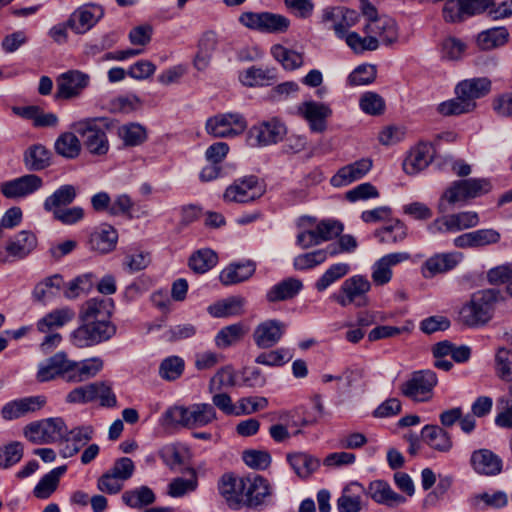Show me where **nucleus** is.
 <instances>
[{"label":"nucleus","mask_w":512,"mask_h":512,"mask_svg":"<svg viewBox=\"0 0 512 512\" xmlns=\"http://www.w3.org/2000/svg\"><path fill=\"white\" fill-rule=\"evenodd\" d=\"M500 299V291L494 288L473 293L470 300L460 308L459 321L472 328L484 326L492 319Z\"/></svg>","instance_id":"1"},{"label":"nucleus","mask_w":512,"mask_h":512,"mask_svg":"<svg viewBox=\"0 0 512 512\" xmlns=\"http://www.w3.org/2000/svg\"><path fill=\"white\" fill-rule=\"evenodd\" d=\"M106 118H84L73 122L70 129L81 139L85 149L94 156L106 155L110 144L105 131Z\"/></svg>","instance_id":"2"},{"label":"nucleus","mask_w":512,"mask_h":512,"mask_svg":"<svg viewBox=\"0 0 512 512\" xmlns=\"http://www.w3.org/2000/svg\"><path fill=\"white\" fill-rule=\"evenodd\" d=\"M490 182L486 179L470 178L457 180L446 188L438 202L439 213H446L450 206L466 202L490 191Z\"/></svg>","instance_id":"3"},{"label":"nucleus","mask_w":512,"mask_h":512,"mask_svg":"<svg viewBox=\"0 0 512 512\" xmlns=\"http://www.w3.org/2000/svg\"><path fill=\"white\" fill-rule=\"evenodd\" d=\"M82 324L72 331L71 343L77 348H87L110 340L117 331L116 325L106 320H81Z\"/></svg>","instance_id":"4"},{"label":"nucleus","mask_w":512,"mask_h":512,"mask_svg":"<svg viewBox=\"0 0 512 512\" xmlns=\"http://www.w3.org/2000/svg\"><path fill=\"white\" fill-rule=\"evenodd\" d=\"M371 289V283L362 275H354L347 278L342 284L337 293H334L331 298L342 307H347L351 304L356 307H365L368 305V292Z\"/></svg>","instance_id":"5"},{"label":"nucleus","mask_w":512,"mask_h":512,"mask_svg":"<svg viewBox=\"0 0 512 512\" xmlns=\"http://www.w3.org/2000/svg\"><path fill=\"white\" fill-rule=\"evenodd\" d=\"M65 435L66 425L60 417L31 422L24 428V436L35 444L54 443Z\"/></svg>","instance_id":"6"},{"label":"nucleus","mask_w":512,"mask_h":512,"mask_svg":"<svg viewBox=\"0 0 512 512\" xmlns=\"http://www.w3.org/2000/svg\"><path fill=\"white\" fill-rule=\"evenodd\" d=\"M239 22L249 29L263 33H283L290 26L288 18L271 12H244L240 15Z\"/></svg>","instance_id":"7"},{"label":"nucleus","mask_w":512,"mask_h":512,"mask_svg":"<svg viewBox=\"0 0 512 512\" xmlns=\"http://www.w3.org/2000/svg\"><path fill=\"white\" fill-rule=\"evenodd\" d=\"M209 135L216 138H233L242 134L247 122L240 113H222L207 120L205 125Z\"/></svg>","instance_id":"8"},{"label":"nucleus","mask_w":512,"mask_h":512,"mask_svg":"<svg viewBox=\"0 0 512 512\" xmlns=\"http://www.w3.org/2000/svg\"><path fill=\"white\" fill-rule=\"evenodd\" d=\"M436 373L432 370H419L401 385L404 396L414 401L424 402L431 398L432 390L437 384Z\"/></svg>","instance_id":"9"},{"label":"nucleus","mask_w":512,"mask_h":512,"mask_svg":"<svg viewBox=\"0 0 512 512\" xmlns=\"http://www.w3.org/2000/svg\"><path fill=\"white\" fill-rule=\"evenodd\" d=\"M287 133L285 124L277 117L252 126L248 132L250 146H268L280 142Z\"/></svg>","instance_id":"10"},{"label":"nucleus","mask_w":512,"mask_h":512,"mask_svg":"<svg viewBox=\"0 0 512 512\" xmlns=\"http://www.w3.org/2000/svg\"><path fill=\"white\" fill-rule=\"evenodd\" d=\"M255 487H257L256 483L251 484L248 475L245 477H236L231 474H225L218 484L219 493L232 509H239L241 506H244L246 489Z\"/></svg>","instance_id":"11"},{"label":"nucleus","mask_w":512,"mask_h":512,"mask_svg":"<svg viewBox=\"0 0 512 512\" xmlns=\"http://www.w3.org/2000/svg\"><path fill=\"white\" fill-rule=\"evenodd\" d=\"M263 192L258 178L250 175L236 179L226 188L223 197L226 202L247 203L259 198Z\"/></svg>","instance_id":"12"},{"label":"nucleus","mask_w":512,"mask_h":512,"mask_svg":"<svg viewBox=\"0 0 512 512\" xmlns=\"http://www.w3.org/2000/svg\"><path fill=\"white\" fill-rule=\"evenodd\" d=\"M104 16V10L96 4H84L71 13L68 27L76 34H84Z\"/></svg>","instance_id":"13"},{"label":"nucleus","mask_w":512,"mask_h":512,"mask_svg":"<svg viewBox=\"0 0 512 512\" xmlns=\"http://www.w3.org/2000/svg\"><path fill=\"white\" fill-rule=\"evenodd\" d=\"M70 370L71 360L65 352L60 351L39 363L36 379L39 382H48L57 377H62L68 382Z\"/></svg>","instance_id":"14"},{"label":"nucleus","mask_w":512,"mask_h":512,"mask_svg":"<svg viewBox=\"0 0 512 512\" xmlns=\"http://www.w3.org/2000/svg\"><path fill=\"white\" fill-rule=\"evenodd\" d=\"M462 260L463 254L458 251L436 253L421 265V274L426 279L445 274L456 268Z\"/></svg>","instance_id":"15"},{"label":"nucleus","mask_w":512,"mask_h":512,"mask_svg":"<svg viewBox=\"0 0 512 512\" xmlns=\"http://www.w3.org/2000/svg\"><path fill=\"white\" fill-rule=\"evenodd\" d=\"M90 82V76L79 70H69L57 78L56 97L71 99L78 97Z\"/></svg>","instance_id":"16"},{"label":"nucleus","mask_w":512,"mask_h":512,"mask_svg":"<svg viewBox=\"0 0 512 512\" xmlns=\"http://www.w3.org/2000/svg\"><path fill=\"white\" fill-rule=\"evenodd\" d=\"M286 328L287 325L278 319H267L254 329V343L260 349L272 348L281 340Z\"/></svg>","instance_id":"17"},{"label":"nucleus","mask_w":512,"mask_h":512,"mask_svg":"<svg viewBox=\"0 0 512 512\" xmlns=\"http://www.w3.org/2000/svg\"><path fill=\"white\" fill-rule=\"evenodd\" d=\"M43 187V179L36 174H26L1 185L2 194L9 199L24 198Z\"/></svg>","instance_id":"18"},{"label":"nucleus","mask_w":512,"mask_h":512,"mask_svg":"<svg viewBox=\"0 0 512 512\" xmlns=\"http://www.w3.org/2000/svg\"><path fill=\"white\" fill-rule=\"evenodd\" d=\"M46 401L43 396H27L11 400L3 405L1 417L6 421H12L25 417L29 413L40 410Z\"/></svg>","instance_id":"19"},{"label":"nucleus","mask_w":512,"mask_h":512,"mask_svg":"<svg viewBox=\"0 0 512 512\" xmlns=\"http://www.w3.org/2000/svg\"><path fill=\"white\" fill-rule=\"evenodd\" d=\"M490 91L491 81L487 77L465 79L455 86V94L461 95L466 102H469L472 110L477 106L476 100L485 97Z\"/></svg>","instance_id":"20"},{"label":"nucleus","mask_w":512,"mask_h":512,"mask_svg":"<svg viewBox=\"0 0 512 512\" xmlns=\"http://www.w3.org/2000/svg\"><path fill=\"white\" fill-rule=\"evenodd\" d=\"M249 482L256 483L257 487L246 489L244 506L260 510L269 504L272 496V489L267 479L257 474L248 475Z\"/></svg>","instance_id":"21"},{"label":"nucleus","mask_w":512,"mask_h":512,"mask_svg":"<svg viewBox=\"0 0 512 512\" xmlns=\"http://www.w3.org/2000/svg\"><path fill=\"white\" fill-rule=\"evenodd\" d=\"M470 465L477 474L495 476L501 473L503 461L493 451L482 448L472 452Z\"/></svg>","instance_id":"22"},{"label":"nucleus","mask_w":512,"mask_h":512,"mask_svg":"<svg viewBox=\"0 0 512 512\" xmlns=\"http://www.w3.org/2000/svg\"><path fill=\"white\" fill-rule=\"evenodd\" d=\"M299 113L309 123L311 131L323 132L326 129V119L332 114V111L324 103L307 101L299 107Z\"/></svg>","instance_id":"23"},{"label":"nucleus","mask_w":512,"mask_h":512,"mask_svg":"<svg viewBox=\"0 0 512 512\" xmlns=\"http://www.w3.org/2000/svg\"><path fill=\"white\" fill-rule=\"evenodd\" d=\"M372 160L362 158L340 168L331 178V184L335 187L346 186L363 178L372 168Z\"/></svg>","instance_id":"24"},{"label":"nucleus","mask_w":512,"mask_h":512,"mask_svg":"<svg viewBox=\"0 0 512 512\" xmlns=\"http://www.w3.org/2000/svg\"><path fill=\"white\" fill-rule=\"evenodd\" d=\"M114 310V301L111 298L99 296L87 300L81 307V320L110 321Z\"/></svg>","instance_id":"25"},{"label":"nucleus","mask_w":512,"mask_h":512,"mask_svg":"<svg viewBox=\"0 0 512 512\" xmlns=\"http://www.w3.org/2000/svg\"><path fill=\"white\" fill-rule=\"evenodd\" d=\"M410 259L408 252H393L381 257L374 265L372 279L377 285H384L392 278V267Z\"/></svg>","instance_id":"26"},{"label":"nucleus","mask_w":512,"mask_h":512,"mask_svg":"<svg viewBox=\"0 0 512 512\" xmlns=\"http://www.w3.org/2000/svg\"><path fill=\"white\" fill-rule=\"evenodd\" d=\"M433 147L430 143H419L403 161V170L415 175L424 170L432 161Z\"/></svg>","instance_id":"27"},{"label":"nucleus","mask_w":512,"mask_h":512,"mask_svg":"<svg viewBox=\"0 0 512 512\" xmlns=\"http://www.w3.org/2000/svg\"><path fill=\"white\" fill-rule=\"evenodd\" d=\"M364 492L376 503L389 507L406 502L404 496L393 491L391 486L383 480L372 481Z\"/></svg>","instance_id":"28"},{"label":"nucleus","mask_w":512,"mask_h":512,"mask_svg":"<svg viewBox=\"0 0 512 512\" xmlns=\"http://www.w3.org/2000/svg\"><path fill=\"white\" fill-rule=\"evenodd\" d=\"M365 32L375 36L378 42L381 41L384 45H391L398 38L396 22L388 16H381L368 22L365 26Z\"/></svg>","instance_id":"29"},{"label":"nucleus","mask_w":512,"mask_h":512,"mask_svg":"<svg viewBox=\"0 0 512 512\" xmlns=\"http://www.w3.org/2000/svg\"><path fill=\"white\" fill-rule=\"evenodd\" d=\"M421 438L433 450L447 453L453 447L451 435L438 425L428 424L421 430Z\"/></svg>","instance_id":"30"},{"label":"nucleus","mask_w":512,"mask_h":512,"mask_svg":"<svg viewBox=\"0 0 512 512\" xmlns=\"http://www.w3.org/2000/svg\"><path fill=\"white\" fill-rule=\"evenodd\" d=\"M303 289L300 279L288 277L273 285L266 293V300L270 303L293 299Z\"/></svg>","instance_id":"31"},{"label":"nucleus","mask_w":512,"mask_h":512,"mask_svg":"<svg viewBox=\"0 0 512 512\" xmlns=\"http://www.w3.org/2000/svg\"><path fill=\"white\" fill-rule=\"evenodd\" d=\"M36 236L27 230H22L11 238L6 245V252L14 259H24L36 247Z\"/></svg>","instance_id":"32"},{"label":"nucleus","mask_w":512,"mask_h":512,"mask_svg":"<svg viewBox=\"0 0 512 512\" xmlns=\"http://www.w3.org/2000/svg\"><path fill=\"white\" fill-rule=\"evenodd\" d=\"M256 266L253 261L231 263L224 268L220 275V282L225 285H235L248 280L255 273Z\"/></svg>","instance_id":"33"},{"label":"nucleus","mask_w":512,"mask_h":512,"mask_svg":"<svg viewBox=\"0 0 512 512\" xmlns=\"http://www.w3.org/2000/svg\"><path fill=\"white\" fill-rule=\"evenodd\" d=\"M103 368V360L100 357L84 359L82 361L71 360V370L68 382H83L96 376Z\"/></svg>","instance_id":"34"},{"label":"nucleus","mask_w":512,"mask_h":512,"mask_svg":"<svg viewBox=\"0 0 512 512\" xmlns=\"http://www.w3.org/2000/svg\"><path fill=\"white\" fill-rule=\"evenodd\" d=\"M365 488L358 482H351L346 485L340 497L336 501L339 512H360L362 509L361 493Z\"/></svg>","instance_id":"35"},{"label":"nucleus","mask_w":512,"mask_h":512,"mask_svg":"<svg viewBox=\"0 0 512 512\" xmlns=\"http://www.w3.org/2000/svg\"><path fill=\"white\" fill-rule=\"evenodd\" d=\"M78 194L77 188L72 184L61 185L51 195L46 197L43 208L46 212L54 213L74 202Z\"/></svg>","instance_id":"36"},{"label":"nucleus","mask_w":512,"mask_h":512,"mask_svg":"<svg viewBox=\"0 0 512 512\" xmlns=\"http://www.w3.org/2000/svg\"><path fill=\"white\" fill-rule=\"evenodd\" d=\"M275 68L251 66L239 73L240 82L247 87L266 86L276 80Z\"/></svg>","instance_id":"37"},{"label":"nucleus","mask_w":512,"mask_h":512,"mask_svg":"<svg viewBox=\"0 0 512 512\" xmlns=\"http://www.w3.org/2000/svg\"><path fill=\"white\" fill-rule=\"evenodd\" d=\"M75 317L73 309L64 307L55 309L38 320L37 330L41 333L54 332L70 322Z\"/></svg>","instance_id":"38"},{"label":"nucleus","mask_w":512,"mask_h":512,"mask_svg":"<svg viewBox=\"0 0 512 512\" xmlns=\"http://www.w3.org/2000/svg\"><path fill=\"white\" fill-rule=\"evenodd\" d=\"M117 239V231L110 225H103L91 234L89 246L99 253H108L115 248Z\"/></svg>","instance_id":"39"},{"label":"nucleus","mask_w":512,"mask_h":512,"mask_svg":"<svg viewBox=\"0 0 512 512\" xmlns=\"http://www.w3.org/2000/svg\"><path fill=\"white\" fill-rule=\"evenodd\" d=\"M245 299L241 296H232L218 301L208 307V312L215 318L240 316L245 312Z\"/></svg>","instance_id":"40"},{"label":"nucleus","mask_w":512,"mask_h":512,"mask_svg":"<svg viewBox=\"0 0 512 512\" xmlns=\"http://www.w3.org/2000/svg\"><path fill=\"white\" fill-rule=\"evenodd\" d=\"M469 506L476 511H485L488 508L499 509L508 504V496L503 491L494 493L482 492L472 495L468 499Z\"/></svg>","instance_id":"41"},{"label":"nucleus","mask_w":512,"mask_h":512,"mask_svg":"<svg viewBox=\"0 0 512 512\" xmlns=\"http://www.w3.org/2000/svg\"><path fill=\"white\" fill-rule=\"evenodd\" d=\"M217 47V37L212 31L205 32L198 43V52L194 58V67L199 70H205L211 60L212 54Z\"/></svg>","instance_id":"42"},{"label":"nucleus","mask_w":512,"mask_h":512,"mask_svg":"<svg viewBox=\"0 0 512 512\" xmlns=\"http://www.w3.org/2000/svg\"><path fill=\"white\" fill-rule=\"evenodd\" d=\"M509 40V32L505 27H493L480 32L477 45L481 50L489 51L504 46Z\"/></svg>","instance_id":"43"},{"label":"nucleus","mask_w":512,"mask_h":512,"mask_svg":"<svg viewBox=\"0 0 512 512\" xmlns=\"http://www.w3.org/2000/svg\"><path fill=\"white\" fill-rule=\"evenodd\" d=\"M24 164L29 171H41L50 165V152L41 144L30 146L24 153Z\"/></svg>","instance_id":"44"},{"label":"nucleus","mask_w":512,"mask_h":512,"mask_svg":"<svg viewBox=\"0 0 512 512\" xmlns=\"http://www.w3.org/2000/svg\"><path fill=\"white\" fill-rule=\"evenodd\" d=\"M78 137L74 131L60 134L54 144L55 151L67 159L78 157L82 145Z\"/></svg>","instance_id":"45"},{"label":"nucleus","mask_w":512,"mask_h":512,"mask_svg":"<svg viewBox=\"0 0 512 512\" xmlns=\"http://www.w3.org/2000/svg\"><path fill=\"white\" fill-rule=\"evenodd\" d=\"M67 467L65 465L52 469L45 474L35 486L33 493L37 498L47 499L57 488L60 477L64 475Z\"/></svg>","instance_id":"46"},{"label":"nucleus","mask_w":512,"mask_h":512,"mask_svg":"<svg viewBox=\"0 0 512 512\" xmlns=\"http://www.w3.org/2000/svg\"><path fill=\"white\" fill-rule=\"evenodd\" d=\"M63 285L64 281L61 275H52L35 286L33 297L39 302H46L53 298L62 289Z\"/></svg>","instance_id":"47"},{"label":"nucleus","mask_w":512,"mask_h":512,"mask_svg":"<svg viewBox=\"0 0 512 512\" xmlns=\"http://www.w3.org/2000/svg\"><path fill=\"white\" fill-rule=\"evenodd\" d=\"M271 55L286 70H295L303 65V55L297 51L288 49L281 44L271 47Z\"/></svg>","instance_id":"48"},{"label":"nucleus","mask_w":512,"mask_h":512,"mask_svg":"<svg viewBox=\"0 0 512 512\" xmlns=\"http://www.w3.org/2000/svg\"><path fill=\"white\" fill-rule=\"evenodd\" d=\"M156 497L148 486H140L125 491L122 494V501L131 508H142L154 503Z\"/></svg>","instance_id":"49"},{"label":"nucleus","mask_w":512,"mask_h":512,"mask_svg":"<svg viewBox=\"0 0 512 512\" xmlns=\"http://www.w3.org/2000/svg\"><path fill=\"white\" fill-rule=\"evenodd\" d=\"M93 277L92 273H85L69 281L64 286V297L74 300L81 295L88 294L94 286Z\"/></svg>","instance_id":"50"},{"label":"nucleus","mask_w":512,"mask_h":512,"mask_svg":"<svg viewBox=\"0 0 512 512\" xmlns=\"http://www.w3.org/2000/svg\"><path fill=\"white\" fill-rule=\"evenodd\" d=\"M287 459L292 469L301 478H307L319 467V461L306 453L291 454Z\"/></svg>","instance_id":"51"},{"label":"nucleus","mask_w":512,"mask_h":512,"mask_svg":"<svg viewBox=\"0 0 512 512\" xmlns=\"http://www.w3.org/2000/svg\"><path fill=\"white\" fill-rule=\"evenodd\" d=\"M375 237L379 239L381 243H398L402 242L407 237L406 225L396 219L391 224L386 225L375 231Z\"/></svg>","instance_id":"52"},{"label":"nucleus","mask_w":512,"mask_h":512,"mask_svg":"<svg viewBox=\"0 0 512 512\" xmlns=\"http://www.w3.org/2000/svg\"><path fill=\"white\" fill-rule=\"evenodd\" d=\"M216 418V411L211 404L200 403L189 406V427H201Z\"/></svg>","instance_id":"53"},{"label":"nucleus","mask_w":512,"mask_h":512,"mask_svg":"<svg viewBox=\"0 0 512 512\" xmlns=\"http://www.w3.org/2000/svg\"><path fill=\"white\" fill-rule=\"evenodd\" d=\"M185 369L184 359L172 355L164 358L159 366V376L166 381H174L183 374Z\"/></svg>","instance_id":"54"},{"label":"nucleus","mask_w":512,"mask_h":512,"mask_svg":"<svg viewBox=\"0 0 512 512\" xmlns=\"http://www.w3.org/2000/svg\"><path fill=\"white\" fill-rule=\"evenodd\" d=\"M218 261L217 254L211 249H201L192 254L189 267L196 273H205L213 268Z\"/></svg>","instance_id":"55"},{"label":"nucleus","mask_w":512,"mask_h":512,"mask_svg":"<svg viewBox=\"0 0 512 512\" xmlns=\"http://www.w3.org/2000/svg\"><path fill=\"white\" fill-rule=\"evenodd\" d=\"M495 374L504 382H512V351L500 347L495 354Z\"/></svg>","instance_id":"56"},{"label":"nucleus","mask_w":512,"mask_h":512,"mask_svg":"<svg viewBox=\"0 0 512 512\" xmlns=\"http://www.w3.org/2000/svg\"><path fill=\"white\" fill-rule=\"evenodd\" d=\"M350 267L347 263H336L331 265L323 275L316 281L315 288L319 291H325L336 281L340 280L349 273Z\"/></svg>","instance_id":"57"},{"label":"nucleus","mask_w":512,"mask_h":512,"mask_svg":"<svg viewBox=\"0 0 512 512\" xmlns=\"http://www.w3.org/2000/svg\"><path fill=\"white\" fill-rule=\"evenodd\" d=\"M245 334L241 323H235L222 328L215 336V344L219 348H227L239 341Z\"/></svg>","instance_id":"58"},{"label":"nucleus","mask_w":512,"mask_h":512,"mask_svg":"<svg viewBox=\"0 0 512 512\" xmlns=\"http://www.w3.org/2000/svg\"><path fill=\"white\" fill-rule=\"evenodd\" d=\"M344 39L346 44L356 53L374 51L379 47L378 39L371 34H368L367 37H361L356 32H350Z\"/></svg>","instance_id":"59"},{"label":"nucleus","mask_w":512,"mask_h":512,"mask_svg":"<svg viewBox=\"0 0 512 512\" xmlns=\"http://www.w3.org/2000/svg\"><path fill=\"white\" fill-rule=\"evenodd\" d=\"M292 359V353L287 348H279L269 352H263L255 358L257 364L277 367L283 366Z\"/></svg>","instance_id":"60"},{"label":"nucleus","mask_w":512,"mask_h":512,"mask_svg":"<svg viewBox=\"0 0 512 512\" xmlns=\"http://www.w3.org/2000/svg\"><path fill=\"white\" fill-rule=\"evenodd\" d=\"M437 111L443 116H457L473 110L469 102H466L461 95H456L455 98L440 103Z\"/></svg>","instance_id":"61"},{"label":"nucleus","mask_w":512,"mask_h":512,"mask_svg":"<svg viewBox=\"0 0 512 512\" xmlns=\"http://www.w3.org/2000/svg\"><path fill=\"white\" fill-rule=\"evenodd\" d=\"M360 108L366 114L378 116L385 111L384 99L375 92L364 93L359 101Z\"/></svg>","instance_id":"62"},{"label":"nucleus","mask_w":512,"mask_h":512,"mask_svg":"<svg viewBox=\"0 0 512 512\" xmlns=\"http://www.w3.org/2000/svg\"><path fill=\"white\" fill-rule=\"evenodd\" d=\"M119 135L128 146H137L146 139V130L137 123L124 125L119 129Z\"/></svg>","instance_id":"63"},{"label":"nucleus","mask_w":512,"mask_h":512,"mask_svg":"<svg viewBox=\"0 0 512 512\" xmlns=\"http://www.w3.org/2000/svg\"><path fill=\"white\" fill-rule=\"evenodd\" d=\"M23 457L22 443L15 441L0 449V468H9Z\"/></svg>","instance_id":"64"}]
</instances>
